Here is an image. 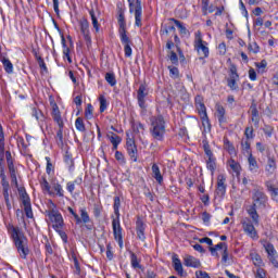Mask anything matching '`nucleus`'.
<instances>
[{"label":"nucleus","instance_id":"obj_53","mask_svg":"<svg viewBox=\"0 0 278 278\" xmlns=\"http://www.w3.org/2000/svg\"><path fill=\"white\" fill-rule=\"evenodd\" d=\"M256 68H258V73H264L266 71V66H268V63L266 60H262L260 63H255Z\"/></svg>","mask_w":278,"mask_h":278},{"label":"nucleus","instance_id":"obj_36","mask_svg":"<svg viewBox=\"0 0 278 278\" xmlns=\"http://www.w3.org/2000/svg\"><path fill=\"white\" fill-rule=\"evenodd\" d=\"M41 190L45 192H48L50 197H53V191H51V185H49V181H47V178H42L40 181Z\"/></svg>","mask_w":278,"mask_h":278},{"label":"nucleus","instance_id":"obj_56","mask_svg":"<svg viewBox=\"0 0 278 278\" xmlns=\"http://www.w3.org/2000/svg\"><path fill=\"white\" fill-rule=\"evenodd\" d=\"M102 210H103V206H101L100 204H94L93 205V216H96V218H99V216H101Z\"/></svg>","mask_w":278,"mask_h":278},{"label":"nucleus","instance_id":"obj_6","mask_svg":"<svg viewBox=\"0 0 278 278\" xmlns=\"http://www.w3.org/2000/svg\"><path fill=\"white\" fill-rule=\"evenodd\" d=\"M129 5V13L135 14V25L136 27H142V0L132 1Z\"/></svg>","mask_w":278,"mask_h":278},{"label":"nucleus","instance_id":"obj_16","mask_svg":"<svg viewBox=\"0 0 278 278\" xmlns=\"http://www.w3.org/2000/svg\"><path fill=\"white\" fill-rule=\"evenodd\" d=\"M52 118L54 123L59 125V127H64V121H62V114L60 113V108L58 104H52Z\"/></svg>","mask_w":278,"mask_h":278},{"label":"nucleus","instance_id":"obj_35","mask_svg":"<svg viewBox=\"0 0 278 278\" xmlns=\"http://www.w3.org/2000/svg\"><path fill=\"white\" fill-rule=\"evenodd\" d=\"M113 210L116 218H121V198L115 197L114 198V204H113Z\"/></svg>","mask_w":278,"mask_h":278},{"label":"nucleus","instance_id":"obj_55","mask_svg":"<svg viewBox=\"0 0 278 278\" xmlns=\"http://www.w3.org/2000/svg\"><path fill=\"white\" fill-rule=\"evenodd\" d=\"M252 114V123H260V112L257 111V109H252L251 111Z\"/></svg>","mask_w":278,"mask_h":278},{"label":"nucleus","instance_id":"obj_63","mask_svg":"<svg viewBox=\"0 0 278 278\" xmlns=\"http://www.w3.org/2000/svg\"><path fill=\"white\" fill-rule=\"evenodd\" d=\"M93 108L92 104H88L85 110V116L86 118H90L92 116Z\"/></svg>","mask_w":278,"mask_h":278},{"label":"nucleus","instance_id":"obj_17","mask_svg":"<svg viewBox=\"0 0 278 278\" xmlns=\"http://www.w3.org/2000/svg\"><path fill=\"white\" fill-rule=\"evenodd\" d=\"M173 266H174V270L177 271V275H179V277H188V273H186L184 270V265L181 264V260L174 256L173 257Z\"/></svg>","mask_w":278,"mask_h":278},{"label":"nucleus","instance_id":"obj_60","mask_svg":"<svg viewBox=\"0 0 278 278\" xmlns=\"http://www.w3.org/2000/svg\"><path fill=\"white\" fill-rule=\"evenodd\" d=\"M115 160H117V162H119V164H125V155L122 154L121 151H116L115 152Z\"/></svg>","mask_w":278,"mask_h":278},{"label":"nucleus","instance_id":"obj_25","mask_svg":"<svg viewBox=\"0 0 278 278\" xmlns=\"http://www.w3.org/2000/svg\"><path fill=\"white\" fill-rule=\"evenodd\" d=\"M225 248L227 249V243L219 242L215 247H211L210 252L214 257H218V251H225Z\"/></svg>","mask_w":278,"mask_h":278},{"label":"nucleus","instance_id":"obj_30","mask_svg":"<svg viewBox=\"0 0 278 278\" xmlns=\"http://www.w3.org/2000/svg\"><path fill=\"white\" fill-rule=\"evenodd\" d=\"M227 166H229V168H231V170H233L236 173V175L240 174V163L236 162V160L230 159L227 162Z\"/></svg>","mask_w":278,"mask_h":278},{"label":"nucleus","instance_id":"obj_26","mask_svg":"<svg viewBox=\"0 0 278 278\" xmlns=\"http://www.w3.org/2000/svg\"><path fill=\"white\" fill-rule=\"evenodd\" d=\"M31 116H34V118H36V121H38L39 125H43L45 123V114H42V112L36 108L31 109Z\"/></svg>","mask_w":278,"mask_h":278},{"label":"nucleus","instance_id":"obj_39","mask_svg":"<svg viewBox=\"0 0 278 278\" xmlns=\"http://www.w3.org/2000/svg\"><path fill=\"white\" fill-rule=\"evenodd\" d=\"M172 21L175 23L176 27H178L180 34L182 36H187L188 28H186V26H184V24L181 22H179V20L172 18Z\"/></svg>","mask_w":278,"mask_h":278},{"label":"nucleus","instance_id":"obj_62","mask_svg":"<svg viewBox=\"0 0 278 278\" xmlns=\"http://www.w3.org/2000/svg\"><path fill=\"white\" fill-rule=\"evenodd\" d=\"M252 262L254 266H262V256L255 254L254 256H252Z\"/></svg>","mask_w":278,"mask_h":278},{"label":"nucleus","instance_id":"obj_47","mask_svg":"<svg viewBox=\"0 0 278 278\" xmlns=\"http://www.w3.org/2000/svg\"><path fill=\"white\" fill-rule=\"evenodd\" d=\"M132 129L136 134H144V124L137 122L132 124Z\"/></svg>","mask_w":278,"mask_h":278},{"label":"nucleus","instance_id":"obj_1","mask_svg":"<svg viewBox=\"0 0 278 278\" xmlns=\"http://www.w3.org/2000/svg\"><path fill=\"white\" fill-rule=\"evenodd\" d=\"M9 233L17 249V253L22 257V260H27L29 255V247L27 245V237L21 231V228L10 226Z\"/></svg>","mask_w":278,"mask_h":278},{"label":"nucleus","instance_id":"obj_12","mask_svg":"<svg viewBox=\"0 0 278 278\" xmlns=\"http://www.w3.org/2000/svg\"><path fill=\"white\" fill-rule=\"evenodd\" d=\"M277 173V160L274 156H268L265 164V175L266 177H273Z\"/></svg>","mask_w":278,"mask_h":278},{"label":"nucleus","instance_id":"obj_3","mask_svg":"<svg viewBox=\"0 0 278 278\" xmlns=\"http://www.w3.org/2000/svg\"><path fill=\"white\" fill-rule=\"evenodd\" d=\"M150 134L154 140H159L160 142L164 140V134H166V123L164 122V117L157 116L154 121H152Z\"/></svg>","mask_w":278,"mask_h":278},{"label":"nucleus","instance_id":"obj_32","mask_svg":"<svg viewBox=\"0 0 278 278\" xmlns=\"http://www.w3.org/2000/svg\"><path fill=\"white\" fill-rule=\"evenodd\" d=\"M11 181L18 186V180L16 179V168H14V163L8 165Z\"/></svg>","mask_w":278,"mask_h":278},{"label":"nucleus","instance_id":"obj_50","mask_svg":"<svg viewBox=\"0 0 278 278\" xmlns=\"http://www.w3.org/2000/svg\"><path fill=\"white\" fill-rule=\"evenodd\" d=\"M202 121V125L204 127L205 131H211L212 129V124H210V117H207V115L201 117Z\"/></svg>","mask_w":278,"mask_h":278},{"label":"nucleus","instance_id":"obj_38","mask_svg":"<svg viewBox=\"0 0 278 278\" xmlns=\"http://www.w3.org/2000/svg\"><path fill=\"white\" fill-rule=\"evenodd\" d=\"M248 214L251 216L254 225H260V215L257 214V211L254 207L248 210Z\"/></svg>","mask_w":278,"mask_h":278},{"label":"nucleus","instance_id":"obj_45","mask_svg":"<svg viewBox=\"0 0 278 278\" xmlns=\"http://www.w3.org/2000/svg\"><path fill=\"white\" fill-rule=\"evenodd\" d=\"M23 205L27 218H34V212H31V202L24 203Z\"/></svg>","mask_w":278,"mask_h":278},{"label":"nucleus","instance_id":"obj_13","mask_svg":"<svg viewBox=\"0 0 278 278\" xmlns=\"http://www.w3.org/2000/svg\"><path fill=\"white\" fill-rule=\"evenodd\" d=\"M182 260L188 268H201V261L190 254H185Z\"/></svg>","mask_w":278,"mask_h":278},{"label":"nucleus","instance_id":"obj_28","mask_svg":"<svg viewBox=\"0 0 278 278\" xmlns=\"http://www.w3.org/2000/svg\"><path fill=\"white\" fill-rule=\"evenodd\" d=\"M240 80V77H231L229 76L227 78V86L230 88V90H238V81Z\"/></svg>","mask_w":278,"mask_h":278},{"label":"nucleus","instance_id":"obj_51","mask_svg":"<svg viewBox=\"0 0 278 278\" xmlns=\"http://www.w3.org/2000/svg\"><path fill=\"white\" fill-rule=\"evenodd\" d=\"M99 101H100V112L103 113L105 110H108V99H105V96H100Z\"/></svg>","mask_w":278,"mask_h":278},{"label":"nucleus","instance_id":"obj_20","mask_svg":"<svg viewBox=\"0 0 278 278\" xmlns=\"http://www.w3.org/2000/svg\"><path fill=\"white\" fill-rule=\"evenodd\" d=\"M254 205H266V201H268V197L260 190L254 192L253 195Z\"/></svg>","mask_w":278,"mask_h":278},{"label":"nucleus","instance_id":"obj_41","mask_svg":"<svg viewBox=\"0 0 278 278\" xmlns=\"http://www.w3.org/2000/svg\"><path fill=\"white\" fill-rule=\"evenodd\" d=\"M63 55H64V60H67V62L71 64L73 63V59H71V49H68V47H66V43L64 42V38H63Z\"/></svg>","mask_w":278,"mask_h":278},{"label":"nucleus","instance_id":"obj_61","mask_svg":"<svg viewBox=\"0 0 278 278\" xmlns=\"http://www.w3.org/2000/svg\"><path fill=\"white\" fill-rule=\"evenodd\" d=\"M100 15H101V12L97 11V13H96L94 8H91L89 10V16L91 17V21H94L96 18H99Z\"/></svg>","mask_w":278,"mask_h":278},{"label":"nucleus","instance_id":"obj_7","mask_svg":"<svg viewBox=\"0 0 278 278\" xmlns=\"http://www.w3.org/2000/svg\"><path fill=\"white\" fill-rule=\"evenodd\" d=\"M113 236L119 249H123V227H121V217L113 218L112 220Z\"/></svg>","mask_w":278,"mask_h":278},{"label":"nucleus","instance_id":"obj_18","mask_svg":"<svg viewBox=\"0 0 278 278\" xmlns=\"http://www.w3.org/2000/svg\"><path fill=\"white\" fill-rule=\"evenodd\" d=\"M127 153L132 162H138V148L131 140L127 142Z\"/></svg>","mask_w":278,"mask_h":278},{"label":"nucleus","instance_id":"obj_46","mask_svg":"<svg viewBox=\"0 0 278 278\" xmlns=\"http://www.w3.org/2000/svg\"><path fill=\"white\" fill-rule=\"evenodd\" d=\"M248 51H250V53L256 54L260 51V46L255 41H250L248 45Z\"/></svg>","mask_w":278,"mask_h":278},{"label":"nucleus","instance_id":"obj_4","mask_svg":"<svg viewBox=\"0 0 278 278\" xmlns=\"http://www.w3.org/2000/svg\"><path fill=\"white\" fill-rule=\"evenodd\" d=\"M48 218H50L51 223H53L52 227L55 231H60L62 227H64V218L62 214L55 210V203L50 201V210L46 211Z\"/></svg>","mask_w":278,"mask_h":278},{"label":"nucleus","instance_id":"obj_22","mask_svg":"<svg viewBox=\"0 0 278 278\" xmlns=\"http://www.w3.org/2000/svg\"><path fill=\"white\" fill-rule=\"evenodd\" d=\"M249 170L252 174L257 173L260 170V165L257 164V160L254 157L253 154H250L248 157Z\"/></svg>","mask_w":278,"mask_h":278},{"label":"nucleus","instance_id":"obj_29","mask_svg":"<svg viewBox=\"0 0 278 278\" xmlns=\"http://www.w3.org/2000/svg\"><path fill=\"white\" fill-rule=\"evenodd\" d=\"M224 149L228 151L229 155H236V148L227 138L224 139Z\"/></svg>","mask_w":278,"mask_h":278},{"label":"nucleus","instance_id":"obj_52","mask_svg":"<svg viewBox=\"0 0 278 278\" xmlns=\"http://www.w3.org/2000/svg\"><path fill=\"white\" fill-rule=\"evenodd\" d=\"M105 79L108 84L111 86H114L116 84V76L114 75V73H106Z\"/></svg>","mask_w":278,"mask_h":278},{"label":"nucleus","instance_id":"obj_8","mask_svg":"<svg viewBox=\"0 0 278 278\" xmlns=\"http://www.w3.org/2000/svg\"><path fill=\"white\" fill-rule=\"evenodd\" d=\"M241 225L244 233H247L249 238H252V240H257V238H260V236H257V230H255V226L251 223L250 218L244 217L241 219Z\"/></svg>","mask_w":278,"mask_h":278},{"label":"nucleus","instance_id":"obj_14","mask_svg":"<svg viewBox=\"0 0 278 278\" xmlns=\"http://www.w3.org/2000/svg\"><path fill=\"white\" fill-rule=\"evenodd\" d=\"M226 181H227V177H225V175L220 174L217 176L216 194L218 197H225V193L227 192V185H225Z\"/></svg>","mask_w":278,"mask_h":278},{"label":"nucleus","instance_id":"obj_31","mask_svg":"<svg viewBox=\"0 0 278 278\" xmlns=\"http://www.w3.org/2000/svg\"><path fill=\"white\" fill-rule=\"evenodd\" d=\"M5 153V135H3V126L0 124V155Z\"/></svg>","mask_w":278,"mask_h":278},{"label":"nucleus","instance_id":"obj_57","mask_svg":"<svg viewBox=\"0 0 278 278\" xmlns=\"http://www.w3.org/2000/svg\"><path fill=\"white\" fill-rule=\"evenodd\" d=\"M244 136L247 140H253L254 135H253V127H247L244 131Z\"/></svg>","mask_w":278,"mask_h":278},{"label":"nucleus","instance_id":"obj_44","mask_svg":"<svg viewBox=\"0 0 278 278\" xmlns=\"http://www.w3.org/2000/svg\"><path fill=\"white\" fill-rule=\"evenodd\" d=\"M18 193L23 204L31 203V201L29 200V195L27 194V191H25V189H18Z\"/></svg>","mask_w":278,"mask_h":278},{"label":"nucleus","instance_id":"obj_15","mask_svg":"<svg viewBox=\"0 0 278 278\" xmlns=\"http://www.w3.org/2000/svg\"><path fill=\"white\" fill-rule=\"evenodd\" d=\"M151 170L153 179H155V181L159 182L160 186H162V184H164V176L162 175L160 165L156 163L152 164Z\"/></svg>","mask_w":278,"mask_h":278},{"label":"nucleus","instance_id":"obj_42","mask_svg":"<svg viewBox=\"0 0 278 278\" xmlns=\"http://www.w3.org/2000/svg\"><path fill=\"white\" fill-rule=\"evenodd\" d=\"M81 222L85 225L90 222V215H88V211H86V208H80V223Z\"/></svg>","mask_w":278,"mask_h":278},{"label":"nucleus","instance_id":"obj_2","mask_svg":"<svg viewBox=\"0 0 278 278\" xmlns=\"http://www.w3.org/2000/svg\"><path fill=\"white\" fill-rule=\"evenodd\" d=\"M193 47L200 60H205V58H210V48L207 47V41L203 40V36L201 35L200 30L194 33Z\"/></svg>","mask_w":278,"mask_h":278},{"label":"nucleus","instance_id":"obj_34","mask_svg":"<svg viewBox=\"0 0 278 278\" xmlns=\"http://www.w3.org/2000/svg\"><path fill=\"white\" fill-rule=\"evenodd\" d=\"M195 106L199 112L200 118L203 116H207V109L205 108V104H203V102H199L195 100Z\"/></svg>","mask_w":278,"mask_h":278},{"label":"nucleus","instance_id":"obj_43","mask_svg":"<svg viewBox=\"0 0 278 278\" xmlns=\"http://www.w3.org/2000/svg\"><path fill=\"white\" fill-rule=\"evenodd\" d=\"M75 127L78 131H86V125L84 124V118L77 117L75 122Z\"/></svg>","mask_w":278,"mask_h":278},{"label":"nucleus","instance_id":"obj_33","mask_svg":"<svg viewBox=\"0 0 278 278\" xmlns=\"http://www.w3.org/2000/svg\"><path fill=\"white\" fill-rule=\"evenodd\" d=\"M2 64L4 66L5 73H8L9 75H11V73H14V65L9 59H2Z\"/></svg>","mask_w":278,"mask_h":278},{"label":"nucleus","instance_id":"obj_40","mask_svg":"<svg viewBox=\"0 0 278 278\" xmlns=\"http://www.w3.org/2000/svg\"><path fill=\"white\" fill-rule=\"evenodd\" d=\"M64 163L66 164L67 168H73L75 166V161H73V155H71V153H65Z\"/></svg>","mask_w":278,"mask_h":278},{"label":"nucleus","instance_id":"obj_48","mask_svg":"<svg viewBox=\"0 0 278 278\" xmlns=\"http://www.w3.org/2000/svg\"><path fill=\"white\" fill-rule=\"evenodd\" d=\"M241 149L243 152H245L249 156L251 155V143L249 140H242L241 141Z\"/></svg>","mask_w":278,"mask_h":278},{"label":"nucleus","instance_id":"obj_54","mask_svg":"<svg viewBox=\"0 0 278 278\" xmlns=\"http://www.w3.org/2000/svg\"><path fill=\"white\" fill-rule=\"evenodd\" d=\"M130 260L132 268H140V262L138 261V256L136 254L131 253Z\"/></svg>","mask_w":278,"mask_h":278},{"label":"nucleus","instance_id":"obj_58","mask_svg":"<svg viewBox=\"0 0 278 278\" xmlns=\"http://www.w3.org/2000/svg\"><path fill=\"white\" fill-rule=\"evenodd\" d=\"M215 109H216V116H225L226 111L224 105L216 104Z\"/></svg>","mask_w":278,"mask_h":278},{"label":"nucleus","instance_id":"obj_37","mask_svg":"<svg viewBox=\"0 0 278 278\" xmlns=\"http://www.w3.org/2000/svg\"><path fill=\"white\" fill-rule=\"evenodd\" d=\"M119 38L122 40V43L129 45L131 40H129V37L127 36V29L126 28H119Z\"/></svg>","mask_w":278,"mask_h":278},{"label":"nucleus","instance_id":"obj_5","mask_svg":"<svg viewBox=\"0 0 278 278\" xmlns=\"http://www.w3.org/2000/svg\"><path fill=\"white\" fill-rule=\"evenodd\" d=\"M204 153L206 155V168L211 172V175H214L216 172V157L214 156V153L212 152V149L210 148V142L207 140L202 141Z\"/></svg>","mask_w":278,"mask_h":278},{"label":"nucleus","instance_id":"obj_27","mask_svg":"<svg viewBox=\"0 0 278 278\" xmlns=\"http://www.w3.org/2000/svg\"><path fill=\"white\" fill-rule=\"evenodd\" d=\"M52 188L54 190V192L52 194L63 199V197H64V188L62 187V185H60V182H54V184H52Z\"/></svg>","mask_w":278,"mask_h":278},{"label":"nucleus","instance_id":"obj_9","mask_svg":"<svg viewBox=\"0 0 278 278\" xmlns=\"http://www.w3.org/2000/svg\"><path fill=\"white\" fill-rule=\"evenodd\" d=\"M80 34L84 36L86 42L90 45L92 42V37H90V22L86 17H83L78 22Z\"/></svg>","mask_w":278,"mask_h":278},{"label":"nucleus","instance_id":"obj_49","mask_svg":"<svg viewBox=\"0 0 278 278\" xmlns=\"http://www.w3.org/2000/svg\"><path fill=\"white\" fill-rule=\"evenodd\" d=\"M168 71L172 79H179V68L175 66H168Z\"/></svg>","mask_w":278,"mask_h":278},{"label":"nucleus","instance_id":"obj_19","mask_svg":"<svg viewBox=\"0 0 278 278\" xmlns=\"http://www.w3.org/2000/svg\"><path fill=\"white\" fill-rule=\"evenodd\" d=\"M127 153L132 162H138V148L131 140L127 142Z\"/></svg>","mask_w":278,"mask_h":278},{"label":"nucleus","instance_id":"obj_23","mask_svg":"<svg viewBox=\"0 0 278 278\" xmlns=\"http://www.w3.org/2000/svg\"><path fill=\"white\" fill-rule=\"evenodd\" d=\"M265 185L268 192L270 193L273 201H276V203H278V188H275V185H273V182L270 181H267Z\"/></svg>","mask_w":278,"mask_h":278},{"label":"nucleus","instance_id":"obj_24","mask_svg":"<svg viewBox=\"0 0 278 278\" xmlns=\"http://www.w3.org/2000/svg\"><path fill=\"white\" fill-rule=\"evenodd\" d=\"M108 138L110 142L113 144V151H116V149H118V146L122 142L121 137L114 132H111L110 135H108Z\"/></svg>","mask_w":278,"mask_h":278},{"label":"nucleus","instance_id":"obj_59","mask_svg":"<svg viewBox=\"0 0 278 278\" xmlns=\"http://www.w3.org/2000/svg\"><path fill=\"white\" fill-rule=\"evenodd\" d=\"M201 4L204 16H207V8L210 5V0H201Z\"/></svg>","mask_w":278,"mask_h":278},{"label":"nucleus","instance_id":"obj_10","mask_svg":"<svg viewBox=\"0 0 278 278\" xmlns=\"http://www.w3.org/2000/svg\"><path fill=\"white\" fill-rule=\"evenodd\" d=\"M263 247L268 255L269 262H271L273 266L277 268L278 262H277V250H275V245L273 243H269L267 241H263Z\"/></svg>","mask_w":278,"mask_h":278},{"label":"nucleus","instance_id":"obj_21","mask_svg":"<svg viewBox=\"0 0 278 278\" xmlns=\"http://www.w3.org/2000/svg\"><path fill=\"white\" fill-rule=\"evenodd\" d=\"M144 222H142V219H137L136 223V230H137V238H139V240H141V242H144V240H147V237L144 236Z\"/></svg>","mask_w":278,"mask_h":278},{"label":"nucleus","instance_id":"obj_11","mask_svg":"<svg viewBox=\"0 0 278 278\" xmlns=\"http://www.w3.org/2000/svg\"><path fill=\"white\" fill-rule=\"evenodd\" d=\"M148 94H149V90H147V85L141 84L137 91V101H138L139 108H141V110L147 109V103H146L144 99H147Z\"/></svg>","mask_w":278,"mask_h":278},{"label":"nucleus","instance_id":"obj_64","mask_svg":"<svg viewBox=\"0 0 278 278\" xmlns=\"http://www.w3.org/2000/svg\"><path fill=\"white\" fill-rule=\"evenodd\" d=\"M195 277L197 278H212V277H210V274H207V271H203V270L195 271Z\"/></svg>","mask_w":278,"mask_h":278}]
</instances>
